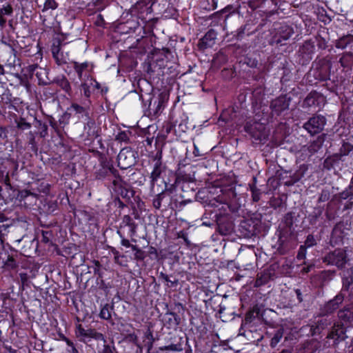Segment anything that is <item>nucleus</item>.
<instances>
[{
    "label": "nucleus",
    "mask_w": 353,
    "mask_h": 353,
    "mask_svg": "<svg viewBox=\"0 0 353 353\" xmlns=\"http://www.w3.org/2000/svg\"><path fill=\"white\" fill-rule=\"evenodd\" d=\"M325 215L328 221H332L336 218V210L334 207V203L332 201L327 203L326 205Z\"/></svg>",
    "instance_id": "obj_43"
},
{
    "label": "nucleus",
    "mask_w": 353,
    "mask_h": 353,
    "mask_svg": "<svg viewBox=\"0 0 353 353\" xmlns=\"http://www.w3.org/2000/svg\"><path fill=\"white\" fill-rule=\"evenodd\" d=\"M216 32L214 29H210L199 41L198 49L204 51L207 48H212L216 43Z\"/></svg>",
    "instance_id": "obj_18"
},
{
    "label": "nucleus",
    "mask_w": 353,
    "mask_h": 353,
    "mask_svg": "<svg viewBox=\"0 0 353 353\" xmlns=\"http://www.w3.org/2000/svg\"><path fill=\"white\" fill-rule=\"evenodd\" d=\"M76 335L82 341H85L86 339L103 341L102 345H97L98 353H117L114 339H109L108 340L102 333L97 332L95 329H85L81 324H79L76 327Z\"/></svg>",
    "instance_id": "obj_1"
},
{
    "label": "nucleus",
    "mask_w": 353,
    "mask_h": 353,
    "mask_svg": "<svg viewBox=\"0 0 353 353\" xmlns=\"http://www.w3.org/2000/svg\"><path fill=\"white\" fill-rule=\"evenodd\" d=\"M326 118L321 114H315L306 121L303 128L311 135L320 133L326 125Z\"/></svg>",
    "instance_id": "obj_7"
},
{
    "label": "nucleus",
    "mask_w": 353,
    "mask_h": 353,
    "mask_svg": "<svg viewBox=\"0 0 353 353\" xmlns=\"http://www.w3.org/2000/svg\"><path fill=\"white\" fill-rule=\"evenodd\" d=\"M258 223L252 219L242 220L239 225V231L245 238H251L256 235Z\"/></svg>",
    "instance_id": "obj_15"
},
{
    "label": "nucleus",
    "mask_w": 353,
    "mask_h": 353,
    "mask_svg": "<svg viewBox=\"0 0 353 353\" xmlns=\"http://www.w3.org/2000/svg\"><path fill=\"white\" fill-rule=\"evenodd\" d=\"M292 98L287 94H281L273 99L270 105L272 114L279 116L284 111L288 110Z\"/></svg>",
    "instance_id": "obj_9"
},
{
    "label": "nucleus",
    "mask_w": 353,
    "mask_h": 353,
    "mask_svg": "<svg viewBox=\"0 0 353 353\" xmlns=\"http://www.w3.org/2000/svg\"><path fill=\"white\" fill-rule=\"evenodd\" d=\"M119 173V170L113 167V165L102 166L101 168L95 172V177L97 179L102 180L105 178L109 181Z\"/></svg>",
    "instance_id": "obj_23"
},
{
    "label": "nucleus",
    "mask_w": 353,
    "mask_h": 353,
    "mask_svg": "<svg viewBox=\"0 0 353 353\" xmlns=\"http://www.w3.org/2000/svg\"><path fill=\"white\" fill-rule=\"evenodd\" d=\"M29 196L37 197V194L36 193L30 192V190H23L19 191L17 195L20 201L25 200Z\"/></svg>",
    "instance_id": "obj_62"
},
{
    "label": "nucleus",
    "mask_w": 353,
    "mask_h": 353,
    "mask_svg": "<svg viewBox=\"0 0 353 353\" xmlns=\"http://www.w3.org/2000/svg\"><path fill=\"white\" fill-rule=\"evenodd\" d=\"M344 300L345 298H343L342 294H336L332 299L326 302L322 307H321L319 311L321 315L330 316V314L339 309L340 305Z\"/></svg>",
    "instance_id": "obj_14"
},
{
    "label": "nucleus",
    "mask_w": 353,
    "mask_h": 353,
    "mask_svg": "<svg viewBox=\"0 0 353 353\" xmlns=\"http://www.w3.org/2000/svg\"><path fill=\"white\" fill-rule=\"evenodd\" d=\"M87 122L85 124L84 129L86 131L88 136L90 137H98L97 131L96 130V123L94 119L89 117V115L86 117Z\"/></svg>",
    "instance_id": "obj_32"
},
{
    "label": "nucleus",
    "mask_w": 353,
    "mask_h": 353,
    "mask_svg": "<svg viewBox=\"0 0 353 353\" xmlns=\"http://www.w3.org/2000/svg\"><path fill=\"white\" fill-rule=\"evenodd\" d=\"M68 110H73L75 114H81L82 115H85V117H87L89 114L88 111L85 108L77 103H72Z\"/></svg>",
    "instance_id": "obj_51"
},
{
    "label": "nucleus",
    "mask_w": 353,
    "mask_h": 353,
    "mask_svg": "<svg viewBox=\"0 0 353 353\" xmlns=\"http://www.w3.org/2000/svg\"><path fill=\"white\" fill-rule=\"evenodd\" d=\"M63 340L65 341L69 348L67 350L68 353H80L79 351L76 348L74 343L65 336H63Z\"/></svg>",
    "instance_id": "obj_63"
},
{
    "label": "nucleus",
    "mask_w": 353,
    "mask_h": 353,
    "mask_svg": "<svg viewBox=\"0 0 353 353\" xmlns=\"http://www.w3.org/2000/svg\"><path fill=\"white\" fill-rule=\"evenodd\" d=\"M166 314L172 316V318H170L168 321L170 325L178 326L181 323V318L176 312H167Z\"/></svg>",
    "instance_id": "obj_53"
},
{
    "label": "nucleus",
    "mask_w": 353,
    "mask_h": 353,
    "mask_svg": "<svg viewBox=\"0 0 353 353\" xmlns=\"http://www.w3.org/2000/svg\"><path fill=\"white\" fill-rule=\"evenodd\" d=\"M323 212V207H318L314 209V211L309 214L308 219L311 225H316L319 219L322 216Z\"/></svg>",
    "instance_id": "obj_42"
},
{
    "label": "nucleus",
    "mask_w": 353,
    "mask_h": 353,
    "mask_svg": "<svg viewBox=\"0 0 353 353\" xmlns=\"http://www.w3.org/2000/svg\"><path fill=\"white\" fill-rule=\"evenodd\" d=\"M137 157V152L132 148H123L117 156L118 165L121 169L126 170L136 164Z\"/></svg>",
    "instance_id": "obj_6"
},
{
    "label": "nucleus",
    "mask_w": 353,
    "mask_h": 353,
    "mask_svg": "<svg viewBox=\"0 0 353 353\" xmlns=\"http://www.w3.org/2000/svg\"><path fill=\"white\" fill-rule=\"evenodd\" d=\"M294 33L292 28L286 24L281 25L276 28V32L272 39V43H281L288 40Z\"/></svg>",
    "instance_id": "obj_16"
},
{
    "label": "nucleus",
    "mask_w": 353,
    "mask_h": 353,
    "mask_svg": "<svg viewBox=\"0 0 353 353\" xmlns=\"http://www.w3.org/2000/svg\"><path fill=\"white\" fill-rule=\"evenodd\" d=\"M63 37L62 35L57 36L54 38L51 46V52L52 57L55 60L58 65H62L67 63L68 57L61 51L62 46L63 45Z\"/></svg>",
    "instance_id": "obj_10"
},
{
    "label": "nucleus",
    "mask_w": 353,
    "mask_h": 353,
    "mask_svg": "<svg viewBox=\"0 0 353 353\" xmlns=\"http://www.w3.org/2000/svg\"><path fill=\"white\" fill-rule=\"evenodd\" d=\"M217 7V2L216 0H205L203 3V8L207 10H215Z\"/></svg>",
    "instance_id": "obj_60"
},
{
    "label": "nucleus",
    "mask_w": 353,
    "mask_h": 353,
    "mask_svg": "<svg viewBox=\"0 0 353 353\" xmlns=\"http://www.w3.org/2000/svg\"><path fill=\"white\" fill-rule=\"evenodd\" d=\"M110 189L112 194L117 196L130 201L134 195V191L130 188L129 185L122 179L119 172L110 181Z\"/></svg>",
    "instance_id": "obj_4"
},
{
    "label": "nucleus",
    "mask_w": 353,
    "mask_h": 353,
    "mask_svg": "<svg viewBox=\"0 0 353 353\" xmlns=\"http://www.w3.org/2000/svg\"><path fill=\"white\" fill-rule=\"evenodd\" d=\"M283 199L282 196L279 197H272L270 200V205L274 209H280L283 208H286V196Z\"/></svg>",
    "instance_id": "obj_41"
},
{
    "label": "nucleus",
    "mask_w": 353,
    "mask_h": 353,
    "mask_svg": "<svg viewBox=\"0 0 353 353\" xmlns=\"http://www.w3.org/2000/svg\"><path fill=\"white\" fill-rule=\"evenodd\" d=\"M244 130L256 141L263 142L267 140L268 134L265 126L261 123L248 121Z\"/></svg>",
    "instance_id": "obj_5"
},
{
    "label": "nucleus",
    "mask_w": 353,
    "mask_h": 353,
    "mask_svg": "<svg viewBox=\"0 0 353 353\" xmlns=\"http://www.w3.org/2000/svg\"><path fill=\"white\" fill-rule=\"evenodd\" d=\"M58 6V3L55 0H46L44 3V6L42 10L43 12H45L49 9L55 10Z\"/></svg>",
    "instance_id": "obj_64"
},
{
    "label": "nucleus",
    "mask_w": 353,
    "mask_h": 353,
    "mask_svg": "<svg viewBox=\"0 0 353 353\" xmlns=\"http://www.w3.org/2000/svg\"><path fill=\"white\" fill-rule=\"evenodd\" d=\"M159 278L167 282V286L169 288L176 287L179 283V280L174 278L173 280L170 279V276L163 272H160Z\"/></svg>",
    "instance_id": "obj_48"
},
{
    "label": "nucleus",
    "mask_w": 353,
    "mask_h": 353,
    "mask_svg": "<svg viewBox=\"0 0 353 353\" xmlns=\"http://www.w3.org/2000/svg\"><path fill=\"white\" fill-rule=\"evenodd\" d=\"M159 349L161 350H170L174 352H180L183 350V347L180 343L170 344L169 345L161 347Z\"/></svg>",
    "instance_id": "obj_61"
},
{
    "label": "nucleus",
    "mask_w": 353,
    "mask_h": 353,
    "mask_svg": "<svg viewBox=\"0 0 353 353\" xmlns=\"http://www.w3.org/2000/svg\"><path fill=\"white\" fill-rule=\"evenodd\" d=\"M168 99V97L166 94L163 92L160 93L158 97L150 99L148 107L149 110H153L154 114H158L162 108L164 107V104Z\"/></svg>",
    "instance_id": "obj_24"
},
{
    "label": "nucleus",
    "mask_w": 353,
    "mask_h": 353,
    "mask_svg": "<svg viewBox=\"0 0 353 353\" xmlns=\"http://www.w3.org/2000/svg\"><path fill=\"white\" fill-rule=\"evenodd\" d=\"M46 74V70L41 67H39L35 73V76L37 77L39 85H48V83L43 79V76Z\"/></svg>",
    "instance_id": "obj_57"
},
{
    "label": "nucleus",
    "mask_w": 353,
    "mask_h": 353,
    "mask_svg": "<svg viewBox=\"0 0 353 353\" xmlns=\"http://www.w3.org/2000/svg\"><path fill=\"white\" fill-rule=\"evenodd\" d=\"M323 261L329 265H335L338 268H344L347 263L345 252L342 249H336L327 254L323 259Z\"/></svg>",
    "instance_id": "obj_8"
},
{
    "label": "nucleus",
    "mask_w": 353,
    "mask_h": 353,
    "mask_svg": "<svg viewBox=\"0 0 353 353\" xmlns=\"http://www.w3.org/2000/svg\"><path fill=\"white\" fill-rule=\"evenodd\" d=\"M270 279V274L266 272H262L257 274V278L255 281L256 286H261L266 284Z\"/></svg>",
    "instance_id": "obj_44"
},
{
    "label": "nucleus",
    "mask_w": 353,
    "mask_h": 353,
    "mask_svg": "<svg viewBox=\"0 0 353 353\" xmlns=\"http://www.w3.org/2000/svg\"><path fill=\"white\" fill-rule=\"evenodd\" d=\"M124 341H128L130 343H132L134 344L139 349H140V353L143 352V347L138 341V336L134 333L127 334Z\"/></svg>",
    "instance_id": "obj_49"
},
{
    "label": "nucleus",
    "mask_w": 353,
    "mask_h": 353,
    "mask_svg": "<svg viewBox=\"0 0 353 353\" xmlns=\"http://www.w3.org/2000/svg\"><path fill=\"white\" fill-rule=\"evenodd\" d=\"M342 283V288L339 294H342L343 298H345L347 292H350L351 290V288L353 287V276L343 278Z\"/></svg>",
    "instance_id": "obj_39"
},
{
    "label": "nucleus",
    "mask_w": 353,
    "mask_h": 353,
    "mask_svg": "<svg viewBox=\"0 0 353 353\" xmlns=\"http://www.w3.org/2000/svg\"><path fill=\"white\" fill-rule=\"evenodd\" d=\"M165 188L161 192L157 194L153 199V206L155 209H160L163 203H165V199L167 197V192L168 191L167 183L165 182Z\"/></svg>",
    "instance_id": "obj_33"
},
{
    "label": "nucleus",
    "mask_w": 353,
    "mask_h": 353,
    "mask_svg": "<svg viewBox=\"0 0 353 353\" xmlns=\"http://www.w3.org/2000/svg\"><path fill=\"white\" fill-rule=\"evenodd\" d=\"M259 314V310L258 308H254L252 310L248 312L245 316V323H249L253 321L254 319H256Z\"/></svg>",
    "instance_id": "obj_54"
},
{
    "label": "nucleus",
    "mask_w": 353,
    "mask_h": 353,
    "mask_svg": "<svg viewBox=\"0 0 353 353\" xmlns=\"http://www.w3.org/2000/svg\"><path fill=\"white\" fill-rule=\"evenodd\" d=\"M34 127L39 130V133L41 137L45 138L48 136V125L46 123L42 122L41 120L34 118Z\"/></svg>",
    "instance_id": "obj_40"
},
{
    "label": "nucleus",
    "mask_w": 353,
    "mask_h": 353,
    "mask_svg": "<svg viewBox=\"0 0 353 353\" xmlns=\"http://www.w3.org/2000/svg\"><path fill=\"white\" fill-rule=\"evenodd\" d=\"M339 63L343 68H349L353 63V53L345 52L342 54Z\"/></svg>",
    "instance_id": "obj_38"
},
{
    "label": "nucleus",
    "mask_w": 353,
    "mask_h": 353,
    "mask_svg": "<svg viewBox=\"0 0 353 353\" xmlns=\"http://www.w3.org/2000/svg\"><path fill=\"white\" fill-rule=\"evenodd\" d=\"M351 316L352 312L350 311L349 307H345L343 310H340L338 312L339 319L345 322L349 321Z\"/></svg>",
    "instance_id": "obj_52"
},
{
    "label": "nucleus",
    "mask_w": 353,
    "mask_h": 353,
    "mask_svg": "<svg viewBox=\"0 0 353 353\" xmlns=\"http://www.w3.org/2000/svg\"><path fill=\"white\" fill-rule=\"evenodd\" d=\"M326 99L321 93L314 90L310 92L303 101V108H319V110L325 104Z\"/></svg>",
    "instance_id": "obj_12"
},
{
    "label": "nucleus",
    "mask_w": 353,
    "mask_h": 353,
    "mask_svg": "<svg viewBox=\"0 0 353 353\" xmlns=\"http://www.w3.org/2000/svg\"><path fill=\"white\" fill-rule=\"evenodd\" d=\"M250 189L252 193V199L254 202H258L261 197L262 192L256 186V178L254 177L252 183L249 184Z\"/></svg>",
    "instance_id": "obj_34"
},
{
    "label": "nucleus",
    "mask_w": 353,
    "mask_h": 353,
    "mask_svg": "<svg viewBox=\"0 0 353 353\" xmlns=\"http://www.w3.org/2000/svg\"><path fill=\"white\" fill-rule=\"evenodd\" d=\"M253 23L252 21H247L243 26H241L237 29L234 37L237 40H241L245 35L250 36L259 30V27H262L263 25L260 24L256 28L253 29Z\"/></svg>",
    "instance_id": "obj_21"
},
{
    "label": "nucleus",
    "mask_w": 353,
    "mask_h": 353,
    "mask_svg": "<svg viewBox=\"0 0 353 353\" xmlns=\"http://www.w3.org/2000/svg\"><path fill=\"white\" fill-rule=\"evenodd\" d=\"M352 150H353V145L349 142H346V141H343L338 154H341V157H343L344 156L347 155Z\"/></svg>",
    "instance_id": "obj_47"
},
{
    "label": "nucleus",
    "mask_w": 353,
    "mask_h": 353,
    "mask_svg": "<svg viewBox=\"0 0 353 353\" xmlns=\"http://www.w3.org/2000/svg\"><path fill=\"white\" fill-rule=\"evenodd\" d=\"M215 218L217 225V230L219 234L226 236L233 232V223L227 216L221 214H215Z\"/></svg>",
    "instance_id": "obj_17"
},
{
    "label": "nucleus",
    "mask_w": 353,
    "mask_h": 353,
    "mask_svg": "<svg viewBox=\"0 0 353 353\" xmlns=\"http://www.w3.org/2000/svg\"><path fill=\"white\" fill-rule=\"evenodd\" d=\"M343 161V160L342 159L341 154L335 153L325 159L323 163V166L324 169L327 170L336 169L341 165Z\"/></svg>",
    "instance_id": "obj_26"
},
{
    "label": "nucleus",
    "mask_w": 353,
    "mask_h": 353,
    "mask_svg": "<svg viewBox=\"0 0 353 353\" xmlns=\"http://www.w3.org/2000/svg\"><path fill=\"white\" fill-rule=\"evenodd\" d=\"M334 323V320L330 316L321 315L319 313V319L316 321L314 325H312L310 328L311 334L312 336L321 334V333L328 328L332 327Z\"/></svg>",
    "instance_id": "obj_13"
},
{
    "label": "nucleus",
    "mask_w": 353,
    "mask_h": 353,
    "mask_svg": "<svg viewBox=\"0 0 353 353\" xmlns=\"http://www.w3.org/2000/svg\"><path fill=\"white\" fill-rule=\"evenodd\" d=\"M283 221L286 227V230L281 233L277 242L279 244L277 251L281 254H286L295 245L294 237L292 232V228L294 224L293 213L292 212H288L284 216Z\"/></svg>",
    "instance_id": "obj_2"
},
{
    "label": "nucleus",
    "mask_w": 353,
    "mask_h": 353,
    "mask_svg": "<svg viewBox=\"0 0 353 353\" xmlns=\"http://www.w3.org/2000/svg\"><path fill=\"white\" fill-rule=\"evenodd\" d=\"M282 337H283V331L281 330H276L270 341V346L272 347H276V345L280 342Z\"/></svg>",
    "instance_id": "obj_58"
},
{
    "label": "nucleus",
    "mask_w": 353,
    "mask_h": 353,
    "mask_svg": "<svg viewBox=\"0 0 353 353\" xmlns=\"http://www.w3.org/2000/svg\"><path fill=\"white\" fill-rule=\"evenodd\" d=\"M353 43V34H346L335 41V47L339 49H345Z\"/></svg>",
    "instance_id": "obj_31"
},
{
    "label": "nucleus",
    "mask_w": 353,
    "mask_h": 353,
    "mask_svg": "<svg viewBox=\"0 0 353 353\" xmlns=\"http://www.w3.org/2000/svg\"><path fill=\"white\" fill-rule=\"evenodd\" d=\"M41 241L46 244L50 243L52 244V237L53 236L52 232L51 230H41Z\"/></svg>",
    "instance_id": "obj_56"
},
{
    "label": "nucleus",
    "mask_w": 353,
    "mask_h": 353,
    "mask_svg": "<svg viewBox=\"0 0 353 353\" xmlns=\"http://www.w3.org/2000/svg\"><path fill=\"white\" fill-rule=\"evenodd\" d=\"M131 132L128 131H121L118 133V134L115 137V140L120 143H130V135Z\"/></svg>",
    "instance_id": "obj_50"
},
{
    "label": "nucleus",
    "mask_w": 353,
    "mask_h": 353,
    "mask_svg": "<svg viewBox=\"0 0 353 353\" xmlns=\"http://www.w3.org/2000/svg\"><path fill=\"white\" fill-rule=\"evenodd\" d=\"M121 227H128L130 229L129 236L133 237L137 234V224L133 221L130 215H124L121 223Z\"/></svg>",
    "instance_id": "obj_29"
},
{
    "label": "nucleus",
    "mask_w": 353,
    "mask_h": 353,
    "mask_svg": "<svg viewBox=\"0 0 353 353\" xmlns=\"http://www.w3.org/2000/svg\"><path fill=\"white\" fill-rule=\"evenodd\" d=\"M332 64L325 60L315 63L313 68L314 77L321 81H326L330 79Z\"/></svg>",
    "instance_id": "obj_11"
},
{
    "label": "nucleus",
    "mask_w": 353,
    "mask_h": 353,
    "mask_svg": "<svg viewBox=\"0 0 353 353\" xmlns=\"http://www.w3.org/2000/svg\"><path fill=\"white\" fill-rule=\"evenodd\" d=\"M314 45L310 40L305 41L298 51L299 56L301 57L302 64L309 62L312 59V54L314 52Z\"/></svg>",
    "instance_id": "obj_19"
},
{
    "label": "nucleus",
    "mask_w": 353,
    "mask_h": 353,
    "mask_svg": "<svg viewBox=\"0 0 353 353\" xmlns=\"http://www.w3.org/2000/svg\"><path fill=\"white\" fill-rule=\"evenodd\" d=\"M5 267L9 270H15L18 267V263L12 256H8L4 263Z\"/></svg>",
    "instance_id": "obj_59"
},
{
    "label": "nucleus",
    "mask_w": 353,
    "mask_h": 353,
    "mask_svg": "<svg viewBox=\"0 0 353 353\" xmlns=\"http://www.w3.org/2000/svg\"><path fill=\"white\" fill-rule=\"evenodd\" d=\"M336 275L335 270H323L319 274V280L322 285L327 284Z\"/></svg>",
    "instance_id": "obj_37"
},
{
    "label": "nucleus",
    "mask_w": 353,
    "mask_h": 353,
    "mask_svg": "<svg viewBox=\"0 0 353 353\" xmlns=\"http://www.w3.org/2000/svg\"><path fill=\"white\" fill-rule=\"evenodd\" d=\"M8 46L10 48V56L7 60L6 65L9 67H15L17 65H20V59L17 56V51L11 44H8Z\"/></svg>",
    "instance_id": "obj_35"
},
{
    "label": "nucleus",
    "mask_w": 353,
    "mask_h": 353,
    "mask_svg": "<svg viewBox=\"0 0 353 353\" xmlns=\"http://www.w3.org/2000/svg\"><path fill=\"white\" fill-rule=\"evenodd\" d=\"M332 192L328 188H324L321 190L319 199L318 202L319 203H323L325 201H329L331 196Z\"/></svg>",
    "instance_id": "obj_55"
},
{
    "label": "nucleus",
    "mask_w": 353,
    "mask_h": 353,
    "mask_svg": "<svg viewBox=\"0 0 353 353\" xmlns=\"http://www.w3.org/2000/svg\"><path fill=\"white\" fill-rule=\"evenodd\" d=\"M52 83H56L69 96L72 94L70 83L64 75L57 76L54 79Z\"/></svg>",
    "instance_id": "obj_28"
},
{
    "label": "nucleus",
    "mask_w": 353,
    "mask_h": 353,
    "mask_svg": "<svg viewBox=\"0 0 353 353\" xmlns=\"http://www.w3.org/2000/svg\"><path fill=\"white\" fill-rule=\"evenodd\" d=\"M166 165L165 164H154L150 176V182L151 189L154 188L157 181L161 178V174L165 172Z\"/></svg>",
    "instance_id": "obj_27"
},
{
    "label": "nucleus",
    "mask_w": 353,
    "mask_h": 353,
    "mask_svg": "<svg viewBox=\"0 0 353 353\" xmlns=\"http://www.w3.org/2000/svg\"><path fill=\"white\" fill-rule=\"evenodd\" d=\"M325 134H321L315 140L310 143L307 146V150L311 154L317 152L322 148L325 141Z\"/></svg>",
    "instance_id": "obj_30"
},
{
    "label": "nucleus",
    "mask_w": 353,
    "mask_h": 353,
    "mask_svg": "<svg viewBox=\"0 0 353 353\" xmlns=\"http://www.w3.org/2000/svg\"><path fill=\"white\" fill-rule=\"evenodd\" d=\"M346 332L347 329L342 323L334 322L323 339L324 347L336 348L347 339Z\"/></svg>",
    "instance_id": "obj_3"
},
{
    "label": "nucleus",
    "mask_w": 353,
    "mask_h": 353,
    "mask_svg": "<svg viewBox=\"0 0 353 353\" xmlns=\"http://www.w3.org/2000/svg\"><path fill=\"white\" fill-rule=\"evenodd\" d=\"M165 143L161 141V143L157 139L155 141V150L150 151L148 154V157L150 160L154 162V164H163V147Z\"/></svg>",
    "instance_id": "obj_25"
},
{
    "label": "nucleus",
    "mask_w": 353,
    "mask_h": 353,
    "mask_svg": "<svg viewBox=\"0 0 353 353\" xmlns=\"http://www.w3.org/2000/svg\"><path fill=\"white\" fill-rule=\"evenodd\" d=\"M113 310V305L108 303L105 304L101 310L99 316L101 319L109 320L111 319V310Z\"/></svg>",
    "instance_id": "obj_45"
},
{
    "label": "nucleus",
    "mask_w": 353,
    "mask_h": 353,
    "mask_svg": "<svg viewBox=\"0 0 353 353\" xmlns=\"http://www.w3.org/2000/svg\"><path fill=\"white\" fill-rule=\"evenodd\" d=\"M13 97L12 93L8 89H5L1 94H0V103L8 105L9 108H14L12 104Z\"/></svg>",
    "instance_id": "obj_36"
},
{
    "label": "nucleus",
    "mask_w": 353,
    "mask_h": 353,
    "mask_svg": "<svg viewBox=\"0 0 353 353\" xmlns=\"http://www.w3.org/2000/svg\"><path fill=\"white\" fill-rule=\"evenodd\" d=\"M308 166L306 164H301L299 168L291 175L289 179L283 182L285 186H292L299 181L307 171Z\"/></svg>",
    "instance_id": "obj_22"
},
{
    "label": "nucleus",
    "mask_w": 353,
    "mask_h": 353,
    "mask_svg": "<svg viewBox=\"0 0 353 353\" xmlns=\"http://www.w3.org/2000/svg\"><path fill=\"white\" fill-rule=\"evenodd\" d=\"M73 68L75 72L77 73L78 77L81 79L83 76V72L88 69V63L87 62L79 63L74 61L73 63Z\"/></svg>",
    "instance_id": "obj_46"
},
{
    "label": "nucleus",
    "mask_w": 353,
    "mask_h": 353,
    "mask_svg": "<svg viewBox=\"0 0 353 353\" xmlns=\"http://www.w3.org/2000/svg\"><path fill=\"white\" fill-rule=\"evenodd\" d=\"M338 197L340 202L346 201L344 209L347 210L353 206V174L349 185L339 194Z\"/></svg>",
    "instance_id": "obj_20"
}]
</instances>
